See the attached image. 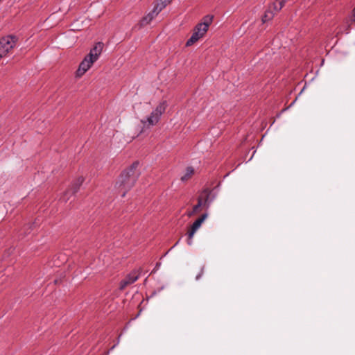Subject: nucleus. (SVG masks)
Listing matches in <instances>:
<instances>
[{
    "instance_id": "14",
    "label": "nucleus",
    "mask_w": 355,
    "mask_h": 355,
    "mask_svg": "<svg viewBox=\"0 0 355 355\" xmlns=\"http://www.w3.org/2000/svg\"><path fill=\"white\" fill-rule=\"evenodd\" d=\"M213 18V15H207L202 18V21L199 24L208 30L210 24L212 23Z\"/></svg>"
},
{
    "instance_id": "19",
    "label": "nucleus",
    "mask_w": 355,
    "mask_h": 355,
    "mask_svg": "<svg viewBox=\"0 0 355 355\" xmlns=\"http://www.w3.org/2000/svg\"><path fill=\"white\" fill-rule=\"evenodd\" d=\"M154 7L158 9L159 12H161L164 8H162V5L158 1L155 3Z\"/></svg>"
},
{
    "instance_id": "15",
    "label": "nucleus",
    "mask_w": 355,
    "mask_h": 355,
    "mask_svg": "<svg viewBox=\"0 0 355 355\" xmlns=\"http://www.w3.org/2000/svg\"><path fill=\"white\" fill-rule=\"evenodd\" d=\"M193 173H194V169L193 167H191V166L187 167L185 174L181 177V180L182 182H185V181L188 180L189 179H190L191 178V176L193 175Z\"/></svg>"
},
{
    "instance_id": "7",
    "label": "nucleus",
    "mask_w": 355,
    "mask_h": 355,
    "mask_svg": "<svg viewBox=\"0 0 355 355\" xmlns=\"http://www.w3.org/2000/svg\"><path fill=\"white\" fill-rule=\"evenodd\" d=\"M207 31L208 30L202 26V25L198 24L193 28V31L191 37L187 41L186 46H190L193 45L200 38L203 37Z\"/></svg>"
},
{
    "instance_id": "21",
    "label": "nucleus",
    "mask_w": 355,
    "mask_h": 355,
    "mask_svg": "<svg viewBox=\"0 0 355 355\" xmlns=\"http://www.w3.org/2000/svg\"><path fill=\"white\" fill-rule=\"evenodd\" d=\"M352 21L355 23V8H354L352 11Z\"/></svg>"
},
{
    "instance_id": "3",
    "label": "nucleus",
    "mask_w": 355,
    "mask_h": 355,
    "mask_svg": "<svg viewBox=\"0 0 355 355\" xmlns=\"http://www.w3.org/2000/svg\"><path fill=\"white\" fill-rule=\"evenodd\" d=\"M18 38L15 35H7L0 39V59L6 56L14 49Z\"/></svg>"
},
{
    "instance_id": "17",
    "label": "nucleus",
    "mask_w": 355,
    "mask_h": 355,
    "mask_svg": "<svg viewBox=\"0 0 355 355\" xmlns=\"http://www.w3.org/2000/svg\"><path fill=\"white\" fill-rule=\"evenodd\" d=\"M205 268V266H202L201 267L200 272L196 276V280L198 281V280H200L201 279V277H202V275L204 274Z\"/></svg>"
},
{
    "instance_id": "23",
    "label": "nucleus",
    "mask_w": 355,
    "mask_h": 355,
    "mask_svg": "<svg viewBox=\"0 0 355 355\" xmlns=\"http://www.w3.org/2000/svg\"><path fill=\"white\" fill-rule=\"evenodd\" d=\"M116 347V345H113L112 348L108 351V353Z\"/></svg>"
},
{
    "instance_id": "11",
    "label": "nucleus",
    "mask_w": 355,
    "mask_h": 355,
    "mask_svg": "<svg viewBox=\"0 0 355 355\" xmlns=\"http://www.w3.org/2000/svg\"><path fill=\"white\" fill-rule=\"evenodd\" d=\"M154 15L150 12L146 15H145L142 19L139 21L138 25L139 28L144 27L150 23V21L155 18Z\"/></svg>"
},
{
    "instance_id": "8",
    "label": "nucleus",
    "mask_w": 355,
    "mask_h": 355,
    "mask_svg": "<svg viewBox=\"0 0 355 355\" xmlns=\"http://www.w3.org/2000/svg\"><path fill=\"white\" fill-rule=\"evenodd\" d=\"M94 61L85 56L76 71V76L81 77L93 64Z\"/></svg>"
},
{
    "instance_id": "20",
    "label": "nucleus",
    "mask_w": 355,
    "mask_h": 355,
    "mask_svg": "<svg viewBox=\"0 0 355 355\" xmlns=\"http://www.w3.org/2000/svg\"><path fill=\"white\" fill-rule=\"evenodd\" d=\"M159 12H160L159 11V10L157 9L155 7H154L153 10L151 11V13L154 15V17L157 16Z\"/></svg>"
},
{
    "instance_id": "10",
    "label": "nucleus",
    "mask_w": 355,
    "mask_h": 355,
    "mask_svg": "<svg viewBox=\"0 0 355 355\" xmlns=\"http://www.w3.org/2000/svg\"><path fill=\"white\" fill-rule=\"evenodd\" d=\"M103 47V44L102 42L96 43L94 45V46L90 50L87 57H88L93 61L96 62L102 52Z\"/></svg>"
},
{
    "instance_id": "2",
    "label": "nucleus",
    "mask_w": 355,
    "mask_h": 355,
    "mask_svg": "<svg viewBox=\"0 0 355 355\" xmlns=\"http://www.w3.org/2000/svg\"><path fill=\"white\" fill-rule=\"evenodd\" d=\"M167 107V101L165 100L162 101L146 119L141 120L144 128H149L155 125L159 122L161 116L164 113Z\"/></svg>"
},
{
    "instance_id": "5",
    "label": "nucleus",
    "mask_w": 355,
    "mask_h": 355,
    "mask_svg": "<svg viewBox=\"0 0 355 355\" xmlns=\"http://www.w3.org/2000/svg\"><path fill=\"white\" fill-rule=\"evenodd\" d=\"M85 179L83 177L80 176L78 177L73 183L71 185V187L69 189H67L61 196L60 200L63 202H67L70 198L74 195L76 193H77L80 187V186L83 184Z\"/></svg>"
},
{
    "instance_id": "16",
    "label": "nucleus",
    "mask_w": 355,
    "mask_h": 355,
    "mask_svg": "<svg viewBox=\"0 0 355 355\" xmlns=\"http://www.w3.org/2000/svg\"><path fill=\"white\" fill-rule=\"evenodd\" d=\"M32 225H33V224L26 225L21 230V231H23V233H24L25 234H28L31 232Z\"/></svg>"
},
{
    "instance_id": "4",
    "label": "nucleus",
    "mask_w": 355,
    "mask_h": 355,
    "mask_svg": "<svg viewBox=\"0 0 355 355\" xmlns=\"http://www.w3.org/2000/svg\"><path fill=\"white\" fill-rule=\"evenodd\" d=\"M211 191L208 189H204L199 197L198 198V203L193 207V213H197L201 207H204L206 209H208L210 207L211 203L214 199V197L211 198Z\"/></svg>"
},
{
    "instance_id": "1",
    "label": "nucleus",
    "mask_w": 355,
    "mask_h": 355,
    "mask_svg": "<svg viewBox=\"0 0 355 355\" xmlns=\"http://www.w3.org/2000/svg\"><path fill=\"white\" fill-rule=\"evenodd\" d=\"M138 165V162H133L119 177L115 187L121 192V197H124L126 193L135 185L139 175V173L137 171Z\"/></svg>"
},
{
    "instance_id": "6",
    "label": "nucleus",
    "mask_w": 355,
    "mask_h": 355,
    "mask_svg": "<svg viewBox=\"0 0 355 355\" xmlns=\"http://www.w3.org/2000/svg\"><path fill=\"white\" fill-rule=\"evenodd\" d=\"M208 214L207 213L203 214L199 218L194 221L191 226L190 229L187 232V243L189 245L193 244V237L196 231L200 227L202 223L207 218Z\"/></svg>"
},
{
    "instance_id": "9",
    "label": "nucleus",
    "mask_w": 355,
    "mask_h": 355,
    "mask_svg": "<svg viewBox=\"0 0 355 355\" xmlns=\"http://www.w3.org/2000/svg\"><path fill=\"white\" fill-rule=\"evenodd\" d=\"M139 278V276L136 272H131L127 275L123 280L121 281L119 285V289L121 291L124 290L128 285L135 283Z\"/></svg>"
},
{
    "instance_id": "12",
    "label": "nucleus",
    "mask_w": 355,
    "mask_h": 355,
    "mask_svg": "<svg viewBox=\"0 0 355 355\" xmlns=\"http://www.w3.org/2000/svg\"><path fill=\"white\" fill-rule=\"evenodd\" d=\"M275 15V12L271 9V7H269V8L266 10L263 16L262 17V22L264 24L272 20Z\"/></svg>"
},
{
    "instance_id": "13",
    "label": "nucleus",
    "mask_w": 355,
    "mask_h": 355,
    "mask_svg": "<svg viewBox=\"0 0 355 355\" xmlns=\"http://www.w3.org/2000/svg\"><path fill=\"white\" fill-rule=\"evenodd\" d=\"M285 4V1L284 0H276L275 2H274L272 6H270V7H271V9L275 12L277 13V12H279L284 6Z\"/></svg>"
},
{
    "instance_id": "22",
    "label": "nucleus",
    "mask_w": 355,
    "mask_h": 355,
    "mask_svg": "<svg viewBox=\"0 0 355 355\" xmlns=\"http://www.w3.org/2000/svg\"><path fill=\"white\" fill-rule=\"evenodd\" d=\"M187 214V216H188L189 217H190V216H191L194 215V214H195V213H193V211H189Z\"/></svg>"
},
{
    "instance_id": "18",
    "label": "nucleus",
    "mask_w": 355,
    "mask_h": 355,
    "mask_svg": "<svg viewBox=\"0 0 355 355\" xmlns=\"http://www.w3.org/2000/svg\"><path fill=\"white\" fill-rule=\"evenodd\" d=\"M171 0H159L158 1L162 5V8H165L168 3H171Z\"/></svg>"
}]
</instances>
